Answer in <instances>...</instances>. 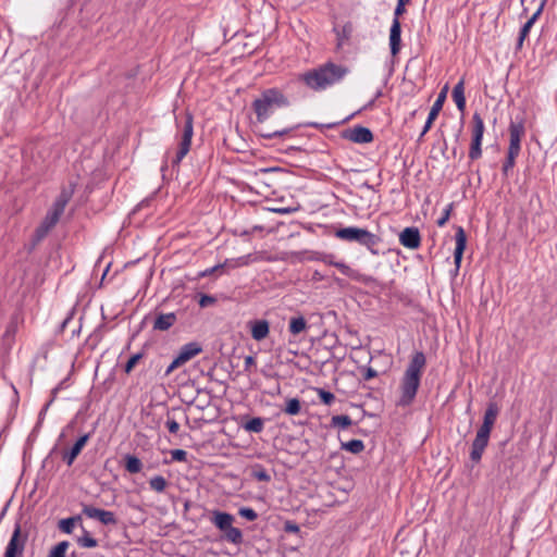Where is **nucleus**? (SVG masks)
Listing matches in <instances>:
<instances>
[{
	"mask_svg": "<svg viewBox=\"0 0 557 557\" xmlns=\"http://www.w3.org/2000/svg\"><path fill=\"white\" fill-rule=\"evenodd\" d=\"M348 73L347 66L329 61L300 74L299 81L313 91H322L341 83Z\"/></svg>",
	"mask_w": 557,
	"mask_h": 557,
	"instance_id": "f257e3e1",
	"label": "nucleus"
},
{
	"mask_svg": "<svg viewBox=\"0 0 557 557\" xmlns=\"http://www.w3.org/2000/svg\"><path fill=\"white\" fill-rule=\"evenodd\" d=\"M425 366L426 358L423 351H414L400 380L397 406L407 407L413 403Z\"/></svg>",
	"mask_w": 557,
	"mask_h": 557,
	"instance_id": "f03ea898",
	"label": "nucleus"
},
{
	"mask_svg": "<svg viewBox=\"0 0 557 557\" xmlns=\"http://www.w3.org/2000/svg\"><path fill=\"white\" fill-rule=\"evenodd\" d=\"M287 106H289L287 97L275 87L264 89L251 103L259 123L265 122L273 114L275 109Z\"/></svg>",
	"mask_w": 557,
	"mask_h": 557,
	"instance_id": "7ed1b4c3",
	"label": "nucleus"
},
{
	"mask_svg": "<svg viewBox=\"0 0 557 557\" xmlns=\"http://www.w3.org/2000/svg\"><path fill=\"white\" fill-rule=\"evenodd\" d=\"M509 132V146L507 149L506 160L503 163L502 172L505 176H508L516 164V159L521 152V141L525 136L524 119L522 116H516L511 120L508 126Z\"/></svg>",
	"mask_w": 557,
	"mask_h": 557,
	"instance_id": "20e7f679",
	"label": "nucleus"
},
{
	"mask_svg": "<svg viewBox=\"0 0 557 557\" xmlns=\"http://www.w3.org/2000/svg\"><path fill=\"white\" fill-rule=\"evenodd\" d=\"M335 236L342 240L358 243L368 248L376 245L377 236L364 228L356 226L343 227L335 232Z\"/></svg>",
	"mask_w": 557,
	"mask_h": 557,
	"instance_id": "39448f33",
	"label": "nucleus"
},
{
	"mask_svg": "<svg viewBox=\"0 0 557 557\" xmlns=\"http://www.w3.org/2000/svg\"><path fill=\"white\" fill-rule=\"evenodd\" d=\"M194 135V117L189 112L185 113L182 126V135L178 144V149L175 157L172 159V165L178 166L181 161L186 157L190 150L191 138Z\"/></svg>",
	"mask_w": 557,
	"mask_h": 557,
	"instance_id": "423d86ee",
	"label": "nucleus"
},
{
	"mask_svg": "<svg viewBox=\"0 0 557 557\" xmlns=\"http://www.w3.org/2000/svg\"><path fill=\"white\" fill-rule=\"evenodd\" d=\"M485 131L484 121L480 113L474 112L472 115V140L469 150V158L478 160L482 156V140Z\"/></svg>",
	"mask_w": 557,
	"mask_h": 557,
	"instance_id": "0eeeda50",
	"label": "nucleus"
},
{
	"mask_svg": "<svg viewBox=\"0 0 557 557\" xmlns=\"http://www.w3.org/2000/svg\"><path fill=\"white\" fill-rule=\"evenodd\" d=\"M69 200L70 196L65 191L61 193V195L53 202L51 209L47 212L41 223L52 230L63 214Z\"/></svg>",
	"mask_w": 557,
	"mask_h": 557,
	"instance_id": "6e6552de",
	"label": "nucleus"
},
{
	"mask_svg": "<svg viewBox=\"0 0 557 557\" xmlns=\"http://www.w3.org/2000/svg\"><path fill=\"white\" fill-rule=\"evenodd\" d=\"M27 536H22V528L18 522L15 523L12 536L5 547L4 557L22 556Z\"/></svg>",
	"mask_w": 557,
	"mask_h": 557,
	"instance_id": "1a4fd4ad",
	"label": "nucleus"
},
{
	"mask_svg": "<svg viewBox=\"0 0 557 557\" xmlns=\"http://www.w3.org/2000/svg\"><path fill=\"white\" fill-rule=\"evenodd\" d=\"M491 432L479 429L475 438L472 442L470 459L478 463L480 462L482 455L488 445Z\"/></svg>",
	"mask_w": 557,
	"mask_h": 557,
	"instance_id": "9d476101",
	"label": "nucleus"
},
{
	"mask_svg": "<svg viewBox=\"0 0 557 557\" xmlns=\"http://www.w3.org/2000/svg\"><path fill=\"white\" fill-rule=\"evenodd\" d=\"M342 137L356 144H369L373 140L371 129L361 125L345 129Z\"/></svg>",
	"mask_w": 557,
	"mask_h": 557,
	"instance_id": "9b49d317",
	"label": "nucleus"
},
{
	"mask_svg": "<svg viewBox=\"0 0 557 557\" xmlns=\"http://www.w3.org/2000/svg\"><path fill=\"white\" fill-rule=\"evenodd\" d=\"M446 90H447V86H445V88L440 92L437 99L434 101V103L429 112L426 122L422 128V132L419 135L418 141H421L423 139L424 135L430 131L433 122L436 120L438 113L441 112L444 101L446 99Z\"/></svg>",
	"mask_w": 557,
	"mask_h": 557,
	"instance_id": "f8f14e48",
	"label": "nucleus"
},
{
	"mask_svg": "<svg viewBox=\"0 0 557 557\" xmlns=\"http://www.w3.org/2000/svg\"><path fill=\"white\" fill-rule=\"evenodd\" d=\"M83 513L90 519L99 520L102 524L106 525L116 523L115 515L112 511L96 508L90 505H85L83 507Z\"/></svg>",
	"mask_w": 557,
	"mask_h": 557,
	"instance_id": "ddd939ff",
	"label": "nucleus"
},
{
	"mask_svg": "<svg viewBox=\"0 0 557 557\" xmlns=\"http://www.w3.org/2000/svg\"><path fill=\"white\" fill-rule=\"evenodd\" d=\"M456 247L454 251V263H455V272L457 273L460 269L462 255L466 249L467 244V235L462 226L456 227L455 234Z\"/></svg>",
	"mask_w": 557,
	"mask_h": 557,
	"instance_id": "4468645a",
	"label": "nucleus"
},
{
	"mask_svg": "<svg viewBox=\"0 0 557 557\" xmlns=\"http://www.w3.org/2000/svg\"><path fill=\"white\" fill-rule=\"evenodd\" d=\"M400 244L409 249H417L421 244L420 232L417 227H406L399 235Z\"/></svg>",
	"mask_w": 557,
	"mask_h": 557,
	"instance_id": "2eb2a0df",
	"label": "nucleus"
},
{
	"mask_svg": "<svg viewBox=\"0 0 557 557\" xmlns=\"http://www.w3.org/2000/svg\"><path fill=\"white\" fill-rule=\"evenodd\" d=\"M90 433H86L82 435L72 446L70 450L63 451L62 454V460L70 467L73 465L77 456L81 454L84 446L87 444V442L90 438Z\"/></svg>",
	"mask_w": 557,
	"mask_h": 557,
	"instance_id": "dca6fc26",
	"label": "nucleus"
},
{
	"mask_svg": "<svg viewBox=\"0 0 557 557\" xmlns=\"http://www.w3.org/2000/svg\"><path fill=\"white\" fill-rule=\"evenodd\" d=\"M248 326L251 337L257 342H261L270 333V323L264 319L251 320L248 322Z\"/></svg>",
	"mask_w": 557,
	"mask_h": 557,
	"instance_id": "f3484780",
	"label": "nucleus"
},
{
	"mask_svg": "<svg viewBox=\"0 0 557 557\" xmlns=\"http://www.w3.org/2000/svg\"><path fill=\"white\" fill-rule=\"evenodd\" d=\"M401 44V25L398 18H393L389 29V48L391 53L396 55L400 51Z\"/></svg>",
	"mask_w": 557,
	"mask_h": 557,
	"instance_id": "a211bd4d",
	"label": "nucleus"
},
{
	"mask_svg": "<svg viewBox=\"0 0 557 557\" xmlns=\"http://www.w3.org/2000/svg\"><path fill=\"white\" fill-rule=\"evenodd\" d=\"M498 413H499L498 405L495 401H490L487 404L486 410L484 412L483 423L479 429L492 432V429L494 426V423L497 419Z\"/></svg>",
	"mask_w": 557,
	"mask_h": 557,
	"instance_id": "6ab92c4d",
	"label": "nucleus"
},
{
	"mask_svg": "<svg viewBox=\"0 0 557 557\" xmlns=\"http://www.w3.org/2000/svg\"><path fill=\"white\" fill-rule=\"evenodd\" d=\"M177 320L176 313H160L156 317L153 322V330L156 331H168L172 327Z\"/></svg>",
	"mask_w": 557,
	"mask_h": 557,
	"instance_id": "aec40b11",
	"label": "nucleus"
},
{
	"mask_svg": "<svg viewBox=\"0 0 557 557\" xmlns=\"http://www.w3.org/2000/svg\"><path fill=\"white\" fill-rule=\"evenodd\" d=\"M330 263L335 265L342 272V274H344L352 280H356L358 282L368 284V283L374 281V278L371 276H366V275L359 274L357 271L352 270L350 267H348L344 262H330Z\"/></svg>",
	"mask_w": 557,
	"mask_h": 557,
	"instance_id": "412c9836",
	"label": "nucleus"
},
{
	"mask_svg": "<svg viewBox=\"0 0 557 557\" xmlns=\"http://www.w3.org/2000/svg\"><path fill=\"white\" fill-rule=\"evenodd\" d=\"M201 351L202 347L197 342H190L180 348L177 356L186 363Z\"/></svg>",
	"mask_w": 557,
	"mask_h": 557,
	"instance_id": "4be33fe9",
	"label": "nucleus"
},
{
	"mask_svg": "<svg viewBox=\"0 0 557 557\" xmlns=\"http://www.w3.org/2000/svg\"><path fill=\"white\" fill-rule=\"evenodd\" d=\"M453 99L457 106V109L460 112H463L466 109V97H465V81L461 78L453 89Z\"/></svg>",
	"mask_w": 557,
	"mask_h": 557,
	"instance_id": "5701e85b",
	"label": "nucleus"
},
{
	"mask_svg": "<svg viewBox=\"0 0 557 557\" xmlns=\"http://www.w3.org/2000/svg\"><path fill=\"white\" fill-rule=\"evenodd\" d=\"M234 517L228 512L214 511L212 522L221 531L226 530L232 525Z\"/></svg>",
	"mask_w": 557,
	"mask_h": 557,
	"instance_id": "b1692460",
	"label": "nucleus"
},
{
	"mask_svg": "<svg viewBox=\"0 0 557 557\" xmlns=\"http://www.w3.org/2000/svg\"><path fill=\"white\" fill-rule=\"evenodd\" d=\"M125 470L132 474L139 473L143 469L141 460L135 455L126 454L124 456Z\"/></svg>",
	"mask_w": 557,
	"mask_h": 557,
	"instance_id": "393cba45",
	"label": "nucleus"
},
{
	"mask_svg": "<svg viewBox=\"0 0 557 557\" xmlns=\"http://www.w3.org/2000/svg\"><path fill=\"white\" fill-rule=\"evenodd\" d=\"M265 420L260 417L251 418L242 423V428L251 433H261L264 429Z\"/></svg>",
	"mask_w": 557,
	"mask_h": 557,
	"instance_id": "a878e982",
	"label": "nucleus"
},
{
	"mask_svg": "<svg viewBox=\"0 0 557 557\" xmlns=\"http://www.w3.org/2000/svg\"><path fill=\"white\" fill-rule=\"evenodd\" d=\"M250 476L260 482H270L271 481L270 473L260 463H256L250 468Z\"/></svg>",
	"mask_w": 557,
	"mask_h": 557,
	"instance_id": "bb28decb",
	"label": "nucleus"
},
{
	"mask_svg": "<svg viewBox=\"0 0 557 557\" xmlns=\"http://www.w3.org/2000/svg\"><path fill=\"white\" fill-rule=\"evenodd\" d=\"M307 329V321L302 315L293 317L289 321L288 331L293 335H298Z\"/></svg>",
	"mask_w": 557,
	"mask_h": 557,
	"instance_id": "cd10ccee",
	"label": "nucleus"
},
{
	"mask_svg": "<svg viewBox=\"0 0 557 557\" xmlns=\"http://www.w3.org/2000/svg\"><path fill=\"white\" fill-rule=\"evenodd\" d=\"M364 443L361 440H351L341 443V449L351 454H360L364 450Z\"/></svg>",
	"mask_w": 557,
	"mask_h": 557,
	"instance_id": "c85d7f7f",
	"label": "nucleus"
},
{
	"mask_svg": "<svg viewBox=\"0 0 557 557\" xmlns=\"http://www.w3.org/2000/svg\"><path fill=\"white\" fill-rule=\"evenodd\" d=\"M301 411V403L298 398H289L286 400L283 412L288 416H296Z\"/></svg>",
	"mask_w": 557,
	"mask_h": 557,
	"instance_id": "c756f323",
	"label": "nucleus"
},
{
	"mask_svg": "<svg viewBox=\"0 0 557 557\" xmlns=\"http://www.w3.org/2000/svg\"><path fill=\"white\" fill-rule=\"evenodd\" d=\"M297 128V126H290L283 129H277L274 132H265L260 133V136L264 139H273V138H282L284 136L289 135L292 132H294Z\"/></svg>",
	"mask_w": 557,
	"mask_h": 557,
	"instance_id": "7c9ffc66",
	"label": "nucleus"
},
{
	"mask_svg": "<svg viewBox=\"0 0 557 557\" xmlns=\"http://www.w3.org/2000/svg\"><path fill=\"white\" fill-rule=\"evenodd\" d=\"M352 424V420L347 414L333 416L331 419V426L346 429Z\"/></svg>",
	"mask_w": 557,
	"mask_h": 557,
	"instance_id": "2f4dec72",
	"label": "nucleus"
},
{
	"mask_svg": "<svg viewBox=\"0 0 557 557\" xmlns=\"http://www.w3.org/2000/svg\"><path fill=\"white\" fill-rule=\"evenodd\" d=\"M225 532V537L228 542L233 544H240L243 542V533L238 528L230 527Z\"/></svg>",
	"mask_w": 557,
	"mask_h": 557,
	"instance_id": "473e14b6",
	"label": "nucleus"
},
{
	"mask_svg": "<svg viewBox=\"0 0 557 557\" xmlns=\"http://www.w3.org/2000/svg\"><path fill=\"white\" fill-rule=\"evenodd\" d=\"M534 24H532V22L530 21H527L523 26L521 27L520 32H519V36H518V39H517V45H516V49L517 50H521L522 47H523V42L525 40V38L529 36V33L532 28Z\"/></svg>",
	"mask_w": 557,
	"mask_h": 557,
	"instance_id": "72a5a7b5",
	"label": "nucleus"
},
{
	"mask_svg": "<svg viewBox=\"0 0 557 557\" xmlns=\"http://www.w3.org/2000/svg\"><path fill=\"white\" fill-rule=\"evenodd\" d=\"M149 485L151 490L162 493L165 490L168 482L162 475H156L150 479Z\"/></svg>",
	"mask_w": 557,
	"mask_h": 557,
	"instance_id": "f704fd0d",
	"label": "nucleus"
},
{
	"mask_svg": "<svg viewBox=\"0 0 557 557\" xmlns=\"http://www.w3.org/2000/svg\"><path fill=\"white\" fill-rule=\"evenodd\" d=\"M76 520H81V517H71V518H66V519H62L60 522H59V528L62 532L66 533V534H70L73 532V529H74V525H75V522Z\"/></svg>",
	"mask_w": 557,
	"mask_h": 557,
	"instance_id": "c9c22d12",
	"label": "nucleus"
},
{
	"mask_svg": "<svg viewBox=\"0 0 557 557\" xmlns=\"http://www.w3.org/2000/svg\"><path fill=\"white\" fill-rule=\"evenodd\" d=\"M77 543L81 547L92 548L98 545V541L94 539L89 532L85 531V534L77 539Z\"/></svg>",
	"mask_w": 557,
	"mask_h": 557,
	"instance_id": "e433bc0d",
	"label": "nucleus"
},
{
	"mask_svg": "<svg viewBox=\"0 0 557 557\" xmlns=\"http://www.w3.org/2000/svg\"><path fill=\"white\" fill-rule=\"evenodd\" d=\"M50 231H51L50 227L40 223V225L35 230V233L33 236L34 245H37L38 243H40L48 235V233Z\"/></svg>",
	"mask_w": 557,
	"mask_h": 557,
	"instance_id": "4c0bfd02",
	"label": "nucleus"
},
{
	"mask_svg": "<svg viewBox=\"0 0 557 557\" xmlns=\"http://www.w3.org/2000/svg\"><path fill=\"white\" fill-rule=\"evenodd\" d=\"M67 547H69V542H66V541L60 542L50 550L48 557H65Z\"/></svg>",
	"mask_w": 557,
	"mask_h": 557,
	"instance_id": "58836bf2",
	"label": "nucleus"
},
{
	"mask_svg": "<svg viewBox=\"0 0 557 557\" xmlns=\"http://www.w3.org/2000/svg\"><path fill=\"white\" fill-rule=\"evenodd\" d=\"M143 357L144 352H137L133 355L125 363L124 372L129 374Z\"/></svg>",
	"mask_w": 557,
	"mask_h": 557,
	"instance_id": "ea45409f",
	"label": "nucleus"
},
{
	"mask_svg": "<svg viewBox=\"0 0 557 557\" xmlns=\"http://www.w3.org/2000/svg\"><path fill=\"white\" fill-rule=\"evenodd\" d=\"M317 392L320 400L324 405H331L335 400L334 394L329 391H325L323 388H317Z\"/></svg>",
	"mask_w": 557,
	"mask_h": 557,
	"instance_id": "a19ab883",
	"label": "nucleus"
},
{
	"mask_svg": "<svg viewBox=\"0 0 557 557\" xmlns=\"http://www.w3.org/2000/svg\"><path fill=\"white\" fill-rule=\"evenodd\" d=\"M239 516L247 519L248 521H255L258 518L257 512L249 507H243L238 511Z\"/></svg>",
	"mask_w": 557,
	"mask_h": 557,
	"instance_id": "79ce46f5",
	"label": "nucleus"
},
{
	"mask_svg": "<svg viewBox=\"0 0 557 557\" xmlns=\"http://www.w3.org/2000/svg\"><path fill=\"white\" fill-rule=\"evenodd\" d=\"M171 457L173 461L185 462L187 460V451L184 449L171 450Z\"/></svg>",
	"mask_w": 557,
	"mask_h": 557,
	"instance_id": "37998d69",
	"label": "nucleus"
},
{
	"mask_svg": "<svg viewBox=\"0 0 557 557\" xmlns=\"http://www.w3.org/2000/svg\"><path fill=\"white\" fill-rule=\"evenodd\" d=\"M236 260H237V265H239V268H240V267L249 265L250 263L255 262L257 260V258L252 253H248V255L236 258Z\"/></svg>",
	"mask_w": 557,
	"mask_h": 557,
	"instance_id": "c03bdc74",
	"label": "nucleus"
},
{
	"mask_svg": "<svg viewBox=\"0 0 557 557\" xmlns=\"http://www.w3.org/2000/svg\"><path fill=\"white\" fill-rule=\"evenodd\" d=\"M215 301H216L215 297H213L211 295L202 294V295H200L198 304L201 308H206V307H209V306L215 304Z\"/></svg>",
	"mask_w": 557,
	"mask_h": 557,
	"instance_id": "a18cd8bd",
	"label": "nucleus"
},
{
	"mask_svg": "<svg viewBox=\"0 0 557 557\" xmlns=\"http://www.w3.org/2000/svg\"><path fill=\"white\" fill-rule=\"evenodd\" d=\"M283 529L287 533H295L296 534V533L300 532L299 525L296 522L292 521V520H286L284 522V528Z\"/></svg>",
	"mask_w": 557,
	"mask_h": 557,
	"instance_id": "49530a36",
	"label": "nucleus"
},
{
	"mask_svg": "<svg viewBox=\"0 0 557 557\" xmlns=\"http://www.w3.org/2000/svg\"><path fill=\"white\" fill-rule=\"evenodd\" d=\"M453 209V203H449L445 210H444V213L443 215L437 220V225L438 226H444L446 224V222L448 221L449 219V215H450V211Z\"/></svg>",
	"mask_w": 557,
	"mask_h": 557,
	"instance_id": "de8ad7c7",
	"label": "nucleus"
},
{
	"mask_svg": "<svg viewBox=\"0 0 557 557\" xmlns=\"http://www.w3.org/2000/svg\"><path fill=\"white\" fill-rule=\"evenodd\" d=\"M185 362L183 360H180V357L176 356L173 361L168 366L164 374L169 375L171 372H173L176 368L183 366Z\"/></svg>",
	"mask_w": 557,
	"mask_h": 557,
	"instance_id": "09e8293b",
	"label": "nucleus"
},
{
	"mask_svg": "<svg viewBox=\"0 0 557 557\" xmlns=\"http://www.w3.org/2000/svg\"><path fill=\"white\" fill-rule=\"evenodd\" d=\"M545 3H546V0H541L536 11L531 15V17L528 21H530V22H532V24H534L537 21V18L540 17V15L542 14Z\"/></svg>",
	"mask_w": 557,
	"mask_h": 557,
	"instance_id": "8fccbe9b",
	"label": "nucleus"
},
{
	"mask_svg": "<svg viewBox=\"0 0 557 557\" xmlns=\"http://www.w3.org/2000/svg\"><path fill=\"white\" fill-rule=\"evenodd\" d=\"M335 32H336L337 40H338L337 48L339 49V48H342L344 40L348 39V34L346 33L345 28H343L342 30L335 29Z\"/></svg>",
	"mask_w": 557,
	"mask_h": 557,
	"instance_id": "3c124183",
	"label": "nucleus"
},
{
	"mask_svg": "<svg viewBox=\"0 0 557 557\" xmlns=\"http://www.w3.org/2000/svg\"><path fill=\"white\" fill-rule=\"evenodd\" d=\"M166 428L170 433L176 434L180 430V424L174 419H168Z\"/></svg>",
	"mask_w": 557,
	"mask_h": 557,
	"instance_id": "603ef678",
	"label": "nucleus"
},
{
	"mask_svg": "<svg viewBox=\"0 0 557 557\" xmlns=\"http://www.w3.org/2000/svg\"><path fill=\"white\" fill-rule=\"evenodd\" d=\"M377 376V371L371 367L364 369L363 380L369 381Z\"/></svg>",
	"mask_w": 557,
	"mask_h": 557,
	"instance_id": "864d4df0",
	"label": "nucleus"
},
{
	"mask_svg": "<svg viewBox=\"0 0 557 557\" xmlns=\"http://www.w3.org/2000/svg\"><path fill=\"white\" fill-rule=\"evenodd\" d=\"M405 7L406 5L400 4V3L397 2V5H396L395 11H394V18H398L399 20V16L403 15L406 12Z\"/></svg>",
	"mask_w": 557,
	"mask_h": 557,
	"instance_id": "5fc2aeb1",
	"label": "nucleus"
},
{
	"mask_svg": "<svg viewBox=\"0 0 557 557\" xmlns=\"http://www.w3.org/2000/svg\"><path fill=\"white\" fill-rule=\"evenodd\" d=\"M223 265V268H230V269H236V268H239V265H237V260L236 258L234 259H226L224 261V263H221Z\"/></svg>",
	"mask_w": 557,
	"mask_h": 557,
	"instance_id": "6e6d98bb",
	"label": "nucleus"
},
{
	"mask_svg": "<svg viewBox=\"0 0 557 557\" xmlns=\"http://www.w3.org/2000/svg\"><path fill=\"white\" fill-rule=\"evenodd\" d=\"M220 269H223V265L222 264H216L210 269H207L205 270L203 272L200 273V276H208V275H211L212 273H214L215 271L220 270Z\"/></svg>",
	"mask_w": 557,
	"mask_h": 557,
	"instance_id": "4d7b16f0",
	"label": "nucleus"
},
{
	"mask_svg": "<svg viewBox=\"0 0 557 557\" xmlns=\"http://www.w3.org/2000/svg\"><path fill=\"white\" fill-rule=\"evenodd\" d=\"M253 363H255V358L252 356H247L245 358V370H247Z\"/></svg>",
	"mask_w": 557,
	"mask_h": 557,
	"instance_id": "13d9d810",
	"label": "nucleus"
},
{
	"mask_svg": "<svg viewBox=\"0 0 557 557\" xmlns=\"http://www.w3.org/2000/svg\"><path fill=\"white\" fill-rule=\"evenodd\" d=\"M381 95H382V92L379 90V91L376 92V95H375V98H374V99H372L371 101H369V102L363 107V109H366V110H367V109L372 108V107H373V104H374V102H375V99H376V98H379Z\"/></svg>",
	"mask_w": 557,
	"mask_h": 557,
	"instance_id": "bf43d9fd",
	"label": "nucleus"
},
{
	"mask_svg": "<svg viewBox=\"0 0 557 557\" xmlns=\"http://www.w3.org/2000/svg\"><path fill=\"white\" fill-rule=\"evenodd\" d=\"M411 0H398L397 2L400 3V4H408Z\"/></svg>",
	"mask_w": 557,
	"mask_h": 557,
	"instance_id": "052dcab7",
	"label": "nucleus"
},
{
	"mask_svg": "<svg viewBox=\"0 0 557 557\" xmlns=\"http://www.w3.org/2000/svg\"><path fill=\"white\" fill-rule=\"evenodd\" d=\"M70 319H71V318L69 317V318H66V319L63 321V323H62V329H64V327L66 326V324H67V322L70 321Z\"/></svg>",
	"mask_w": 557,
	"mask_h": 557,
	"instance_id": "680f3d73",
	"label": "nucleus"
},
{
	"mask_svg": "<svg viewBox=\"0 0 557 557\" xmlns=\"http://www.w3.org/2000/svg\"><path fill=\"white\" fill-rule=\"evenodd\" d=\"M308 126H311V127H319V124L318 123H309Z\"/></svg>",
	"mask_w": 557,
	"mask_h": 557,
	"instance_id": "e2e57ef3",
	"label": "nucleus"
},
{
	"mask_svg": "<svg viewBox=\"0 0 557 557\" xmlns=\"http://www.w3.org/2000/svg\"><path fill=\"white\" fill-rule=\"evenodd\" d=\"M166 161L164 162V164L161 166V170L164 171V169L166 168Z\"/></svg>",
	"mask_w": 557,
	"mask_h": 557,
	"instance_id": "0e129e2a",
	"label": "nucleus"
}]
</instances>
